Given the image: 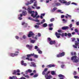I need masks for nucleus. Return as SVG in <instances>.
Masks as SVG:
<instances>
[{"label":"nucleus","mask_w":79,"mask_h":79,"mask_svg":"<svg viewBox=\"0 0 79 79\" xmlns=\"http://www.w3.org/2000/svg\"><path fill=\"white\" fill-rule=\"evenodd\" d=\"M48 40H49V41H51V39L50 38H48Z\"/></svg>","instance_id":"obj_60"},{"label":"nucleus","mask_w":79,"mask_h":79,"mask_svg":"<svg viewBox=\"0 0 79 79\" xmlns=\"http://www.w3.org/2000/svg\"><path fill=\"white\" fill-rule=\"evenodd\" d=\"M76 24L77 26H79V22H77L76 23Z\"/></svg>","instance_id":"obj_55"},{"label":"nucleus","mask_w":79,"mask_h":79,"mask_svg":"<svg viewBox=\"0 0 79 79\" xmlns=\"http://www.w3.org/2000/svg\"><path fill=\"white\" fill-rule=\"evenodd\" d=\"M18 52H15V54L13 53H11L10 54V55L11 56L13 57L15 56H16L17 55H18Z\"/></svg>","instance_id":"obj_5"},{"label":"nucleus","mask_w":79,"mask_h":79,"mask_svg":"<svg viewBox=\"0 0 79 79\" xmlns=\"http://www.w3.org/2000/svg\"><path fill=\"white\" fill-rule=\"evenodd\" d=\"M45 19H43L42 22H41V24H43L44 23H45Z\"/></svg>","instance_id":"obj_31"},{"label":"nucleus","mask_w":79,"mask_h":79,"mask_svg":"<svg viewBox=\"0 0 79 79\" xmlns=\"http://www.w3.org/2000/svg\"><path fill=\"white\" fill-rule=\"evenodd\" d=\"M54 19H55L54 18H52L50 19V21L51 22H52V21H54Z\"/></svg>","instance_id":"obj_38"},{"label":"nucleus","mask_w":79,"mask_h":79,"mask_svg":"<svg viewBox=\"0 0 79 79\" xmlns=\"http://www.w3.org/2000/svg\"><path fill=\"white\" fill-rule=\"evenodd\" d=\"M70 3H71V2H67L66 3H65V5H69Z\"/></svg>","instance_id":"obj_30"},{"label":"nucleus","mask_w":79,"mask_h":79,"mask_svg":"<svg viewBox=\"0 0 79 79\" xmlns=\"http://www.w3.org/2000/svg\"><path fill=\"white\" fill-rule=\"evenodd\" d=\"M60 56H59V55H57V57H62V56H63L64 55V52H62L60 54Z\"/></svg>","instance_id":"obj_9"},{"label":"nucleus","mask_w":79,"mask_h":79,"mask_svg":"<svg viewBox=\"0 0 79 79\" xmlns=\"http://www.w3.org/2000/svg\"><path fill=\"white\" fill-rule=\"evenodd\" d=\"M22 14L24 16H25L26 15H27V12L26 11H22Z\"/></svg>","instance_id":"obj_18"},{"label":"nucleus","mask_w":79,"mask_h":79,"mask_svg":"<svg viewBox=\"0 0 79 79\" xmlns=\"http://www.w3.org/2000/svg\"><path fill=\"white\" fill-rule=\"evenodd\" d=\"M33 56H34V57H35V58H38V56H37V55H35L34 54V55Z\"/></svg>","instance_id":"obj_43"},{"label":"nucleus","mask_w":79,"mask_h":79,"mask_svg":"<svg viewBox=\"0 0 79 79\" xmlns=\"http://www.w3.org/2000/svg\"><path fill=\"white\" fill-rule=\"evenodd\" d=\"M30 42H31V43H32V44H34L35 42V40H31V38H30Z\"/></svg>","instance_id":"obj_21"},{"label":"nucleus","mask_w":79,"mask_h":79,"mask_svg":"<svg viewBox=\"0 0 79 79\" xmlns=\"http://www.w3.org/2000/svg\"><path fill=\"white\" fill-rule=\"evenodd\" d=\"M34 55V53L31 54L30 55H27V56L28 58H30V57H31V56H33Z\"/></svg>","instance_id":"obj_16"},{"label":"nucleus","mask_w":79,"mask_h":79,"mask_svg":"<svg viewBox=\"0 0 79 79\" xmlns=\"http://www.w3.org/2000/svg\"><path fill=\"white\" fill-rule=\"evenodd\" d=\"M56 35L58 39H59V38H60V35H61L60 33H58L57 32H56Z\"/></svg>","instance_id":"obj_6"},{"label":"nucleus","mask_w":79,"mask_h":79,"mask_svg":"<svg viewBox=\"0 0 79 79\" xmlns=\"http://www.w3.org/2000/svg\"><path fill=\"white\" fill-rule=\"evenodd\" d=\"M78 45H79V43L76 42L75 43V45H73V47L74 48H77V46H78Z\"/></svg>","instance_id":"obj_4"},{"label":"nucleus","mask_w":79,"mask_h":79,"mask_svg":"<svg viewBox=\"0 0 79 79\" xmlns=\"http://www.w3.org/2000/svg\"><path fill=\"white\" fill-rule=\"evenodd\" d=\"M71 4H73V5H77V4L74 2H72Z\"/></svg>","instance_id":"obj_53"},{"label":"nucleus","mask_w":79,"mask_h":79,"mask_svg":"<svg viewBox=\"0 0 79 79\" xmlns=\"http://www.w3.org/2000/svg\"><path fill=\"white\" fill-rule=\"evenodd\" d=\"M28 19H30V20H31V21H34V19H32L31 17H29L28 18Z\"/></svg>","instance_id":"obj_34"},{"label":"nucleus","mask_w":79,"mask_h":79,"mask_svg":"<svg viewBox=\"0 0 79 79\" xmlns=\"http://www.w3.org/2000/svg\"><path fill=\"white\" fill-rule=\"evenodd\" d=\"M17 73V71L16 70H14L13 72V74H16Z\"/></svg>","instance_id":"obj_25"},{"label":"nucleus","mask_w":79,"mask_h":79,"mask_svg":"<svg viewBox=\"0 0 79 79\" xmlns=\"http://www.w3.org/2000/svg\"><path fill=\"white\" fill-rule=\"evenodd\" d=\"M38 37H40V36H41V35L40 33H39L38 34Z\"/></svg>","instance_id":"obj_47"},{"label":"nucleus","mask_w":79,"mask_h":79,"mask_svg":"<svg viewBox=\"0 0 79 79\" xmlns=\"http://www.w3.org/2000/svg\"><path fill=\"white\" fill-rule=\"evenodd\" d=\"M17 79V77L13 76L12 77H10V79Z\"/></svg>","instance_id":"obj_17"},{"label":"nucleus","mask_w":79,"mask_h":79,"mask_svg":"<svg viewBox=\"0 0 79 79\" xmlns=\"http://www.w3.org/2000/svg\"><path fill=\"white\" fill-rule=\"evenodd\" d=\"M43 26L44 27H45L47 26V24L46 23H44L43 24Z\"/></svg>","instance_id":"obj_26"},{"label":"nucleus","mask_w":79,"mask_h":79,"mask_svg":"<svg viewBox=\"0 0 79 79\" xmlns=\"http://www.w3.org/2000/svg\"><path fill=\"white\" fill-rule=\"evenodd\" d=\"M56 10H57V8L55 7L53 8V10H52V12H53L55 11Z\"/></svg>","instance_id":"obj_29"},{"label":"nucleus","mask_w":79,"mask_h":79,"mask_svg":"<svg viewBox=\"0 0 79 79\" xmlns=\"http://www.w3.org/2000/svg\"><path fill=\"white\" fill-rule=\"evenodd\" d=\"M64 15H62L61 16V18H64Z\"/></svg>","instance_id":"obj_59"},{"label":"nucleus","mask_w":79,"mask_h":79,"mask_svg":"<svg viewBox=\"0 0 79 79\" xmlns=\"http://www.w3.org/2000/svg\"><path fill=\"white\" fill-rule=\"evenodd\" d=\"M56 47H59V46H60V45H58V43H56Z\"/></svg>","instance_id":"obj_46"},{"label":"nucleus","mask_w":79,"mask_h":79,"mask_svg":"<svg viewBox=\"0 0 79 79\" xmlns=\"http://www.w3.org/2000/svg\"><path fill=\"white\" fill-rule=\"evenodd\" d=\"M35 27L36 28H39V26L36 25L35 26Z\"/></svg>","instance_id":"obj_40"},{"label":"nucleus","mask_w":79,"mask_h":79,"mask_svg":"<svg viewBox=\"0 0 79 79\" xmlns=\"http://www.w3.org/2000/svg\"><path fill=\"white\" fill-rule=\"evenodd\" d=\"M38 53H40V54H41L42 52V51H41V50H40L38 52Z\"/></svg>","instance_id":"obj_49"},{"label":"nucleus","mask_w":79,"mask_h":79,"mask_svg":"<svg viewBox=\"0 0 79 79\" xmlns=\"http://www.w3.org/2000/svg\"><path fill=\"white\" fill-rule=\"evenodd\" d=\"M37 1H35L34 3V6H37Z\"/></svg>","instance_id":"obj_32"},{"label":"nucleus","mask_w":79,"mask_h":79,"mask_svg":"<svg viewBox=\"0 0 79 79\" xmlns=\"http://www.w3.org/2000/svg\"><path fill=\"white\" fill-rule=\"evenodd\" d=\"M37 24L38 25H40L41 24H41V23H37Z\"/></svg>","instance_id":"obj_48"},{"label":"nucleus","mask_w":79,"mask_h":79,"mask_svg":"<svg viewBox=\"0 0 79 79\" xmlns=\"http://www.w3.org/2000/svg\"><path fill=\"white\" fill-rule=\"evenodd\" d=\"M22 25H24L25 26L24 27H27V24L25 23L24 22H23L22 23Z\"/></svg>","instance_id":"obj_19"},{"label":"nucleus","mask_w":79,"mask_h":79,"mask_svg":"<svg viewBox=\"0 0 79 79\" xmlns=\"http://www.w3.org/2000/svg\"><path fill=\"white\" fill-rule=\"evenodd\" d=\"M67 35H68V37H72V35H71V34L70 33H68V34H67L66 33H65V36H67Z\"/></svg>","instance_id":"obj_12"},{"label":"nucleus","mask_w":79,"mask_h":79,"mask_svg":"<svg viewBox=\"0 0 79 79\" xmlns=\"http://www.w3.org/2000/svg\"><path fill=\"white\" fill-rule=\"evenodd\" d=\"M48 69L47 68L45 69L44 71H43L42 74L43 75H45V77L46 78V77H48V79H51V78H52V76H51V75H49V76H48V75L50 73V71H48L47 73H45L46 72H47V71Z\"/></svg>","instance_id":"obj_2"},{"label":"nucleus","mask_w":79,"mask_h":79,"mask_svg":"<svg viewBox=\"0 0 79 79\" xmlns=\"http://www.w3.org/2000/svg\"><path fill=\"white\" fill-rule=\"evenodd\" d=\"M45 14H41V15L40 16V18L41 19H43V17L44 16H45Z\"/></svg>","instance_id":"obj_20"},{"label":"nucleus","mask_w":79,"mask_h":79,"mask_svg":"<svg viewBox=\"0 0 79 79\" xmlns=\"http://www.w3.org/2000/svg\"><path fill=\"white\" fill-rule=\"evenodd\" d=\"M59 1L60 3H66V0H59Z\"/></svg>","instance_id":"obj_8"},{"label":"nucleus","mask_w":79,"mask_h":79,"mask_svg":"<svg viewBox=\"0 0 79 79\" xmlns=\"http://www.w3.org/2000/svg\"><path fill=\"white\" fill-rule=\"evenodd\" d=\"M64 64L62 65H61V68H63V67H64Z\"/></svg>","instance_id":"obj_58"},{"label":"nucleus","mask_w":79,"mask_h":79,"mask_svg":"<svg viewBox=\"0 0 79 79\" xmlns=\"http://www.w3.org/2000/svg\"><path fill=\"white\" fill-rule=\"evenodd\" d=\"M32 71L31 70V69H28V72H29V73H31V72Z\"/></svg>","instance_id":"obj_41"},{"label":"nucleus","mask_w":79,"mask_h":79,"mask_svg":"<svg viewBox=\"0 0 79 79\" xmlns=\"http://www.w3.org/2000/svg\"><path fill=\"white\" fill-rule=\"evenodd\" d=\"M38 48V47L37 46H35V49H37Z\"/></svg>","instance_id":"obj_57"},{"label":"nucleus","mask_w":79,"mask_h":79,"mask_svg":"<svg viewBox=\"0 0 79 79\" xmlns=\"http://www.w3.org/2000/svg\"><path fill=\"white\" fill-rule=\"evenodd\" d=\"M71 60L74 63H77L78 62V60L77 59V56H73L71 58Z\"/></svg>","instance_id":"obj_3"},{"label":"nucleus","mask_w":79,"mask_h":79,"mask_svg":"<svg viewBox=\"0 0 79 79\" xmlns=\"http://www.w3.org/2000/svg\"><path fill=\"white\" fill-rule=\"evenodd\" d=\"M73 74H74V75H76V74H77V73L76 72V71H75L74 72V73H73Z\"/></svg>","instance_id":"obj_45"},{"label":"nucleus","mask_w":79,"mask_h":79,"mask_svg":"<svg viewBox=\"0 0 79 79\" xmlns=\"http://www.w3.org/2000/svg\"><path fill=\"white\" fill-rule=\"evenodd\" d=\"M56 5L59 6V5H61V4L60 3L56 2L55 3Z\"/></svg>","instance_id":"obj_33"},{"label":"nucleus","mask_w":79,"mask_h":79,"mask_svg":"<svg viewBox=\"0 0 79 79\" xmlns=\"http://www.w3.org/2000/svg\"><path fill=\"white\" fill-rule=\"evenodd\" d=\"M62 21H64V23H66L67 22V20H65L64 19H63Z\"/></svg>","instance_id":"obj_37"},{"label":"nucleus","mask_w":79,"mask_h":79,"mask_svg":"<svg viewBox=\"0 0 79 79\" xmlns=\"http://www.w3.org/2000/svg\"><path fill=\"white\" fill-rule=\"evenodd\" d=\"M75 31L76 32H79V31H78V30H77V29H75Z\"/></svg>","instance_id":"obj_50"},{"label":"nucleus","mask_w":79,"mask_h":79,"mask_svg":"<svg viewBox=\"0 0 79 79\" xmlns=\"http://www.w3.org/2000/svg\"><path fill=\"white\" fill-rule=\"evenodd\" d=\"M33 35H34V33H32V32L30 31L29 32L28 36V37H31Z\"/></svg>","instance_id":"obj_7"},{"label":"nucleus","mask_w":79,"mask_h":79,"mask_svg":"<svg viewBox=\"0 0 79 79\" xmlns=\"http://www.w3.org/2000/svg\"><path fill=\"white\" fill-rule=\"evenodd\" d=\"M59 77H63V79L64 78V76L61 75V74H60L58 75Z\"/></svg>","instance_id":"obj_24"},{"label":"nucleus","mask_w":79,"mask_h":79,"mask_svg":"<svg viewBox=\"0 0 79 79\" xmlns=\"http://www.w3.org/2000/svg\"><path fill=\"white\" fill-rule=\"evenodd\" d=\"M33 21H35V22H39V20L38 19L34 20Z\"/></svg>","instance_id":"obj_44"},{"label":"nucleus","mask_w":79,"mask_h":79,"mask_svg":"<svg viewBox=\"0 0 79 79\" xmlns=\"http://www.w3.org/2000/svg\"><path fill=\"white\" fill-rule=\"evenodd\" d=\"M31 10V8L29 7L27 9V11H28V13L31 14V16L33 18H35V17H36V18H38L40 17L39 15H38L37 16V15H38V13L37 11L35 12V15H34V13H35V12L34 11H32Z\"/></svg>","instance_id":"obj_1"},{"label":"nucleus","mask_w":79,"mask_h":79,"mask_svg":"<svg viewBox=\"0 0 79 79\" xmlns=\"http://www.w3.org/2000/svg\"><path fill=\"white\" fill-rule=\"evenodd\" d=\"M19 20H21V19H22V18L20 17H19Z\"/></svg>","instance_id":"obj_63"},{"label":"nucleus","mask_w":79,"mask_h":79,"mask_svg":"<svg viewBox=\"0 0 79 79\" xmlns=\"http://www.w3.org/2000/svg\"><path fill=\"white\" fill-rule=\"evenodd\" d=\"M31 63L34 67H36V65H35V64L34 63L32 62Z\"/></svg>","instance_id":"obj_28"},{"label":"nucleus","mask_w":79,"mask_h":79,"mask_svg":"<svg viewBox=\"0 0 79 79\" xmlns=\"http://www.w3.org/2000/svg\"><path fill=\"white\" fill-rule=\"evenodd\" d=\"M56 43L55 41H51L49 42V44L50 45H53V44H55Z\"/></svg>","instance_id":"obj_10"},{"label":"nucleus","mask_w":79,"mask_h":79,"mask_svg":"<svg viewBox=\"0 0 79 79\" xmlns=\"http://www.w3.org/2000/svg\"><path fill=\"white\" fill-rule=\"evenodd\" d=\"M62 29L63 30H65V29H69V27L68 26L64 27H62Z\"/></svg>","instance_id":"obj_14"},{"label":"nucleus","mask_w":79,"mask_h":79,"mask_svg":"<svg viewBox=\"0 0 79 79\" xmlns=\"http://www.w3.org/2000/svg\"><path fill=\"white\" fill-rule=\"evenodd\" d=\"M26 60H28V61H32V59H29V58L27 57V58H26Z\"/></svg>","instance_id":"obj_27"},{"label":"nucleus","mask_w":79,"mask_h":79,"mask_svg":"<svg viewBox=\"0 0 79 79\" xmlns=\"http://www.w3.org/2000/svg\"><path fill=\"white\" fill-rule=\"evenodd\" d=\"M56 72H55V71H52L51 72V74H52V75H55V74H56Z\"/></svg>","instance_id":"obj_22"},{"label":"nucleus","mask_w":79,"mask_h":79,"mask_svg":"<svg viewBox=\"0 0 79 79\" xmlns=\"http://www.w3.org/2000/svg\"><path fill=\"white\" fill-rule=\"evenodd\" d=\"M65 34H64V33H62V34H61V36L62 37H64V35H65Z\"/></svg>","instance_id":"obj_52"},{"label":"nucleus","mask_w":79,"mask_h":79,"mask_svg":"<svg viewBox=\"0 0 79 79\" xmlns=\"http://www.w3.org/2000/svg\"><path fill=\"white\" fill-rule=\"evenodd\" d=\"M38 75H39L38 74H36L35 75H34V77H37V76H38Z\"/></svg>","instance_id":"obj_39"},{"label":"nucleus","mask_w":79,"mask_h":79,"mask_svg":"<svg viewBox=\"0 0 79 79\" xmlns=\"http://www.w3.org/2000/svg\"><path fill=\"white\" fill-rule=\"evenodd\" d=\"M66 15H67V16H65L66 18L67 19L68 17H69V18H71V16L68 15V14H67Z\"/></svg>","instance_id":"obj_23"},{"label":"nucleus","mask_w":79,"mask_h":79,"mask_svg":"<svg viewBox=\"0 0 79 79\" xmlns=\"http://www.w3.org/2000/svg\"><path fill=\"white\" fill-rule=\"evenodd\" d=\"M72 24H71L69 25V26L70 28H71V27H72Z\"/></svg>","instance_id":"obj_64"},{"label":"nucleus","mask_w":79,"mask_h":79,"mask_svg":"<svg viewBox=\"0 0 79 79\" xmlns=\"http://www.w3.org/2000/svg\"><path fill=\"white\" fill-rule=\"evenodd\" d=\"M23 9H24V10H27L26 8L25 7H23Z\"/></svg>","instance_id":"obj_54"},{"label":"nucleus","mask_w":79,"mask_h":79,"mask_svg":"<svg viewBox=\"0 0 79 79\" xmlns=\"http://www.w3.org/2000/svg\"><path fill=\"white\" fill-rule=\"evenodd\" d=\"M22 65H23V66H27V64H26V63L23 64V63H22Z\"/></svg>","instance_id":"obj_42"},{"label":"nucleus","mask_w":79,"mask_h":79,"mask_svg":"<svg viewBox=\"0 0 79 79\" xmlns=\"http://www.w3.org/2000/svg\"><path fill=\"white\" fill-rule=\"evenodd\" d=\"M26 47H28L29 50H31L32 46H29V45H26Z\"/></svg>","instance_id":"obj_15"},{"label":"nucleus","mask_w":79,"mask_h":79,"mask_svg":"<svg viewBox=\"0 0 79 79\" xmlns=\"http://www.w3.org/2000/svg\"><path fill=\"white\" fill-rule=\"evenodd\" d=\"M61 10H57V12H60L61 13H63V12H61Z\"/></svg>","instance_id":"obj_36"},{"label":"nucleus","mask_w":79,"mask_h":79,"mask_svg":"<svg viewBox=\"0 0 79 79\" xmlns=\"http://www.w3.org/2000/svg\"><path fill=\"white\" fill-rule=\"evenodd\" d=\"M53 26V24L52 23L48 25L49 27H52V26Z\"/></svg>","instance_id":"obj_35"},{"label":"nucleus","mask_w":79,"mask_h":79,"mask_svg":"<svg viewBox=\"0 0 79 79\" xmlns=\"http://www.w3.org/2000/svg\"><path fill=\"white\" fill-rule=\"evenodd\" d=\"M34 2V1L33 0H32L30 1V3H26V5H27V6L29 5H31V3H32Z\"/></svg>","instance_id":"obj_11"},{"label":"nucleus","mask_w":79,"mask_h":79,"mask_svg":"<svg viewBox=\"0 0 79 79\" xmlns=\"http://www.w3.org/2000/svg\"><path fill=\"white\" fill-rule=\"evenodd\" d=\"M49 30H50V31L52 30L53 29V28L52 27H50L49 28Z\"/></svg>","instance_id":"obj_61"},{"label":"nucleus","mask_w":79,"mask_h":79,"mask_svg":"<svg viewBox=\"0 0 79 79\" xmlns=\"http://www.w3.org/2000/svg\"><path fill=\"white\" fill-rule=\"evenodd\" d=\"M74 78H75V79H77V78H78V76H74Z\"/></svg>","instance_id":"obj_51"},{"label":"nucleus","mask_w":79,"mask_h":79,"mask_svg":"<svg viewBox=\"0 0 79 79\" xmlns=\"http://www.w3.org/2000/svg\"><path fill=\"white\" fill-rule=\"evenodd\" d=\"M40 7L38 6V7H36V9H40Z\"/></svg>","instance_id":"obj_62"},{"label":"nucleus","mask_w":79,"mask_h":79,"mask_svg":"<svg viewBox=\"0 0 79 79\" xmlns=\"http://www.w3.org/2000/svg\"><path fill=\"white\" fill-rule=\"evenodd\" d=\"M16 71H17V73H19L20 72V71L19 69H17Z\"/></svg>","instance_id":"obj_56"},{"label":"nucleus","mask_w":79,"mask_h":79,"mask_svg":"<svg viewBox=\"0 0 79 79\" xmlns=\"http://www.w3.org/2000/svg\"><path fill=\"white\" fill-rule=\"evenodd\" d=\"M47 68H52V67H55V65L54 64H50L47 65Z\"/></svg>","instance_id":"obj_13"}]
</instances>
